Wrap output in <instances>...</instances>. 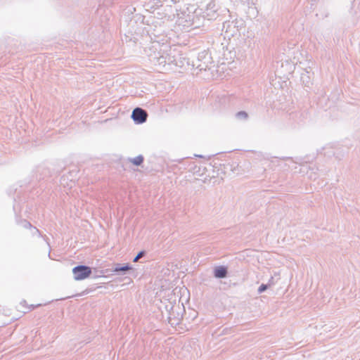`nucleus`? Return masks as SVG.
I'll return each instance as SVG.
<instances>
[{
	"instance_id": "nucleus-1",
	"label": "nucleus",
	"mask_w": 360,
	"mask_h": 360,
	"mask_svg": "<svg viewBox=\"0 0 360 360\" xmlns=\"http://www.w3.org/2000/svg\"><path fill=\"white\" fill-rule=\"evenodd\" d=\"M244 27V21L236 19L230 21L227 20L223 22L221 31L224 33V38L231 39V37L240 35V30Z\"/></svg>"
},
{
	"instance_id": "nucleus-2",
	"label": "nucleus",
	"mask_w": 360,
	"mask_h": 360,
	"mask_svg": "<svg viewBox=\"0 0 360 360\" xmlns=\"http://www.w3.org/2000/svg\"><path fill=\"white\" fill-rule=\"evenodd\" d=\"M212 63L210 53L208 51L204 50L198 53L196 60L193 61V66L202 71L210 69Z\"/></svg>"
},
{
	"instance_id": "nucleus-3",
	"label": "nucleus",
	"mask_w": 360,
	"mask_h": 360,
	"mask_svg": "<svg viewBox=\"0 0 360 360\" xmlns=\"http://www.w3.org/2000/svg\"><path fill=\"white\" fill-rule=\"evenodd\" d=\"M193 13H195L196 16L202 15L203 18L208 20H216L219 16L217 8L214 2H210L205 11H202V9H195Z\"/></svg>"
},
{
	"instance_id": "nucleus-4",
	"label": "nucleus",
	"mask_w": 360,
	"mask_h": 360,
	"mask_svg": "<svg viewBox=\"0 0 360 360\" xmlns=\"http://www.w3.org/2000/svg\"><path fill=\"white\" fill-rule=\"evenodd\" d=\"M72 274L75 281H82L91 275L92 269L85 264H79L73 267Z\"/></svg>"
},
{
	"instance_id": "nucleus-5",
	"label": "nucleus",
	"mask_w": 360,
	"mask_h": 360,
	"mask_svg": "<svg viewBox=\"0 0 360 360\" xmlns=\"http://www.w3.org/2000/svg\"><path fill=\"white\" fill-rule=\"evenodd\" d=\"M187 11L176 8V16L179 24H184V26L190 27L194 25L195 15H191V11L188 8Z\"/></svg>"
},
{
	"instance_id": "nucleus-6",
	"label": "nucleus",
	"mask_w": 360,
	"mask_h": 360,
	"mask_svg": "<svg viewBox=\"0 0 360 360\" xmlns=\"http://www.w3.org/2000/svg\"><path fill=\"white\" fill-rule=\"evenodd\" d=\"M179 165H175V167H178L179 170L188 169V171L192 172L194 174H198V175H200V168L199 167H198L195 162L191 160L190 159H183L181 160H179Z\"/></svg>"
},
{
	"instance_id": "nucleus-7",
	"label": "nucleus",
	"mask_w": 360,
	"mask_h": 360,
	"mask_svg": "<svg viewBox=\"0 0 360 360\" xmlns=\"http://www.w3.org/2000/svg\"><path fill=\"white\" fill-rule=\"evenodd\" d=\"M131 117L136 124H141L146 122L148 112L146 110L136 107L133 110Z\"/></svg>"
},
{
	"instance_id": "nucleus-8",
	"label": "nucleus",
	"mask_w": 360,
	"mask_h": 360,
	"mask_svg": "<svg viewBox=\"0 0 360 360\" xmlns=\"http://www.w3.org/2000/svg\"><path fill=\"white\" fill-rule=\"evenodd\" d=\"M132 266L129 263L120 264L117 263L114 267L111 269V271L118 276H124L129 273L130 270H132Z\"/></svg>"
},
{
	"instance_id": "nucleus-9",
	"label": "nucleus",
	"mask_w": 360,
	"mask_h": 360,
	"mask_svg": "<svg viewBox=\"0 0 360 360\" xmlns=\"http://www.w3.org/2000/svg\"><path fill=\"white\" fill-rule=\"evenodd\" d=\"M150 60L154 63L155 65L165 67L167 64H169L172 62L171 58L161 55L160 53L155 54V56L150 58Z\"/></svg>"
},
{
	"instance_id": "nucleus-10",
	"label": "nucleus",
	"mask_w": 360,
	"mask_h": 360,
	"mask_svg": "<svg viewBox=\"0 0 360 360\" xmlns=\"http://www.w3.org/2000/svg\"><path fill=\"white\" fill-rule=\"evenodd\" d=\"M228 273V267L224 265L217 266L213 270V275L216 278H225Z\"/></svg>"
},
{
	"instance_id": "nucleus-11",
	"label": "nucleus",
	"mask_w": 360,
	"mask_h": 360,
	"mask_svg": "<svg viewBox=\"0 0 360 360\" xmlns=\"http://www.w3.org/2000/svg\"><path fill=\"white\" fill-rule=\"evenodd\" d=\"M309 74L310 72L306 70L301 74V81L306 86H309L311 84Z\"/></svg>"
},
{
	"instance_id": "nucleus-12",
	"label": "nucleus",
	"mask_w": 360,
	"mask_h": 360,
	"mask_svg": "<svg viewBox=\"0 0 360 360\" xmlns=\"http://www.w3.org/2000/svg\"><path fill=\"white\" fill-rule=\"evenodd\" d=\"M15 221H16L17 224L23 226L25 229H32V224L30 221H28L27 219H20V218L16 217Z\"/></svg>"
},
{
	"instance_id": "nucleus-13",
	"label": "nucleus",
	"mask_w": 360,
	"mask_h": 360,
	"mask_svg": "<svg viewBox=\"0 0 360 360\" xmlns=\"http://www.w3.org/2000/svg\"><path fill=\"white\" fill-rule=\"evenodd\" d=\"M129 160L134 165L141 166L144 161V157L142 155H139L138 156L134 158H129Z\"/></svg>"
},
{
	"instance_id": "nucleus-14",
	"label": "nucleus",
	"mask_w": 360,
	"mask_h": 360,
	"mask_svg": "<svg viewBox=\"0 0 360 360\" xmlns=\"http://www.w3.org/2000/svg\"><path fill=\"white\" fill-rule=\"evenodd\" d=\"M290 118L300 123L303 121V112H292L290 114Z\"/></svg>"
},
{
	"instance_id": "nucleus-15",
	"label": "nucleus",
	"mask_w": 360,
	"mask_h": 360,
	"mask_svg": "<svg viewBox=\"0 0 360 360\" xmlns=\"http://www.w3.org/2000/svg\"><path fill=\"white\" fill-rule=\"evenodd\" d=\"M235 117L238 120L245 121L248 119L249 115L246 111L240 110L236 113Z\"/></svg>"
},
{
	"instance_id": "nucleus-16",
	"label": "nucleus",
	"mask_w": 360,
	"mask_h": 360,
	"mask_svg": "<svg viewBox=\"0 0 360 360\" xmlns=\"http://www.w3.org/2000/svg\"><path fill=\"white\" fill-rule=\"evenodd\" d=\"M271 285V283H262V285H259V287L257 289V292L259 294H261L262 292H264V291H266Z\"/></svg>"
},
{
	"instance_id": "nucleus-17",
	"label": "nucleus",
	"mask_w": 360,
	"mask_h": 360,
	"mask_svg": "<svg viewBox=\"0 0 360 360\" xmlns=\"http://www.w3.org/2000/svg\"><path fill=\"white\" fill-rule=\"evenodd\" d=\"M165 309L169 312L168 319H169V322L171 320V316L174 315V312H173L174 306L172 304L166 305Z\"/></svg>"
},
{
	"instance_id": "nucleus-18",
	"label": "nucleus",
	"mask_w": 360,
	"mask_h": 360,
	"mask_svg": "<svg viewBox=\"0 0 360 360\" xmlns=\"http://www.w3.org/2000/svg\"><path fill=\"white\" fill-rule=\"evenodd\" d=\"M146 252L145 250H141L138 252V254L136 255V256L133 259V262H136L139 261V259L140 258H141L142 257H143L144 255H146Z\"/></svg>"
},
{
	"instance_id": "nucleus-19",
	"label": "nucleus",
	"mask_w": 360,
	"mask_h": 360,
	"mask_svg": "<svg viewBox=\"0 0 360 360\" xmlns=\"http://www.w3.org/2000/svg\"><path fill=\"white\" fill-rule=\"evenodd\" d=\"M32 229L33 230V232H32V235H33V236H35V235H36V236H37L38 237H43V236H42V234H41V231H40L37 228H36L35 226H32ZM44 238H47V237H46V236H44Z\"/></svg>"
},
{
	"instance_id": "nucleus-20",
	"label": "nucleus",
	"mask_w": 360,
	"mask_h": 360,
	"mask_svg": "<svg viewBox=\"0 0 360 360\" xmlns=\"http://www.w3.org/2000/svg\"><path fill=\"white\" fill-rule=\"evenodd\" d=\"M125 41H133L134 43L136 42L135 40L132 39V37H129L127 35H125Z\"/></svg>"
},
{
	"instance_id": "nucleus-21",
	"label": "nucleus",
	"mask_w": 360,
	"mask_h": 360,
	"mask_svg": "<svg viewBox=\"0 0 360 360\" xmlns=\"http://www.w3.org/2000/svg\"><path fill=\"white\" fill-rule=\"evenodd\" d=\"M40 305H41V304H37V305H33V304H32V305H30V309H35L36 307H39V306H40Z\"/></svg>"
},
{
	"instance_id": "nucleus-22",
	"label": "nucleus",
	"mask_w": 360,
	"mask_h": 360,
	"mask_svg": "<svg viewBox=\"0 0 360 360\" xmlns=\"http://www.w3.org/2000/svg\"><path fill=\"white\" fill-rule=\"evenodd\" d=\"M195 156L198 157V158H203V156L202 155H196Z\"/></svg>"
},
{
	"instance_id": "nucleus-23",
	"label": "nucleus",
	"mask_w": 360,
	"mask_h": 360,
	"mask_svg": "<svg viewBox=\"0 0 360 360\" xmlns=\"http://www.w3.org/2000/svg\"><path fill=\"white\" fill-rule=\"evenodd\" d=\"M173 3L176 4V0H171Z\"/></svg>"
},
{
	"instance_id": "nucleus-24",
	"label": "nucleus",
	"mask_w": 360,
	"mask_h": 360,
	"mask_svg": "<svg viewBox=\"0 0 360 360\" xmlns=\"http://www.w3.org/2000/svg\"><path fill=\"white\" fill-rule=\"evenodd\" d=\"M61 180H62V181H64V180H65V176H62Z\"/></svg>"
},
{
	"instance_id": "nucleus-25",
	"label": "nucleus",
	"mask_w": 360,
	"mask_h": 360,
	"mask_svg": "<svg viewBox=\"0 0 360 360\" xmlns=\"http://www.w3.org/2000/svg\"><path fill=\"white\" fill-rule=\"evenodd\" d=\"M273 280V277H271V279L269 280V283Z\"/></svg>"
},
{
	"instance_id": "nucleus-26",
	"label": "nucleus",
	"mask_w": 360,
	"mask_h": 360,
	"mask_svg": "<svg viewBox=\"0 0 360 360\" xmlns=\"http://www.w3.org/2000/svg\"><path fill=\"white\" fill-rule=\"evenodd\" d=\"M164 1L167 2V1H168V0H164Z\"/></svg>"
}]
</instances>
